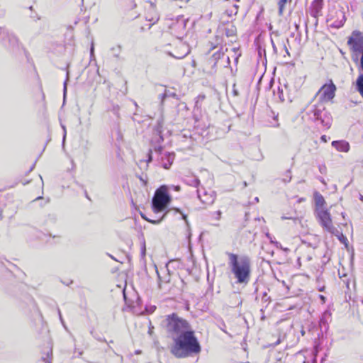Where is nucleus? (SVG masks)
<instances>
[{"label":"nucleus","instance_id":"obj_1","mask_svg":"<svg viewBox=\"0 0 363 363\" xmlns=\"http://www.w3.org/2000/svg\"><path fill=\"white\" fill-rule=\"evenodd\" d=\"M167 331L171 333L173 345L172 354L177 358H185L201 352V345L186 319H167Z\"/></svg>","mask_w":363,"mask_h":363},{"label":"nucleus","instance_id":"obj_2","mask_svg":"<svg viewBox=\"0 0 363 363\" xmlns=\"http://www.w3.org/2000/svg\"><path fill=\"white\" fill-rule=\"evenodd\" d=\"M228 265L238 284H247L251 277V259L246 255L239 256L227 252Z\"/></svg>","mask_w":363,"mask_h":363},{"label":"nucleus","instance_id":"obj_3","mask_svg":"<svg viewBox=\"0 0 363 363\" xmlns=\"http://www.w3.org/2000/svg\"><path fill=\"white\" fill-rule=\"evenodd\" d=\"M347 45L352 52V61L363 72V33L359 30H353L347 38Z\"/></svg>","mask_w":363,"mask_h":363},{"label":"nucleus","instance_id":"obj_4","mask_svg":"<svg viewBox=\"0 0 363 363\" xmlns=\"http://www.w3.org/2000/svg\"><path fill=\"white\" fill-rule=\"evenodd\" d=\"M309 119L314 123L320 124L326 129L331 127L333 118L330 113L326 110L323 102H318L313 105L307 111Z\"/></svg>","mask_w":363,"mask_h":363},{"label":"nucleus","instance_id":"obj_5","mask_svg":"<svg viewBox=\"0 0 363 363\" xmlns=\"http://www.w3.org/2000/svg\"><path fill=\"white\" fill-rule=\"evenodd\" d=\"M168 190V186L164 184L156 189L151 201L152 209L155 213L165 211L170 204L172 197Z\"/></svg>","mask_w":363,"mask_h":363},{"label":"nucleus","instance_id":"obj_6","mask_svg":"<svg viewBox=\"0 0 363 363\" xmlns=\"http://www.w3.org/2000/svg\"><path fill=\"white\" fill-rule=\"evenodd\" d=\"M315 213L323 228L330 233H335V228L332 224L330 212L327 209L315 208Z\"/></svg>","mask_w":363,"mask_h":363},{"label":"nucleus","instance_id":"obj_7","mask_svg":"<svg viewBox=\"0 0 363 363\" xmlns=\"http://www.w3.org/2000/svg\"><path fill=\"white\" fill-rule=\"evenodd\" d=\"M320 91H323L321 98L331 100L335 97L336 86L330 80L329 84H325L321 87Z\"/></svg>","mask_w":363,"mask_h":363},{"label":"nucleus","instance_id":"obj_8","mask_svg":"<svg viewBox=\"0 0 363 363\" xmlns=\"http://www.w3.org/2000/svg\"><path fill=\"white\" fill-rule=\"evenodd\" d=\"M163 125L164 121L162 118H160L157 121V124L153 128L154 134L156 135L155 138H153L151 140V143H162L164 141V138L162 135L163 132Z\"/></svg>","mask_w":363,"mask_h":363},{"label":"nucleus","instance_id":"obj_9","mask_svg":"<svg viewBox=\"0 0 363 363\" xmlns=\"http://www.w3.org/2000/svg\"><path fill=\"white\" fill-rule=\"evenodd\" d=\"M174 263H177V262L174 261V260H169L167 264H166V267H165V271L167 272V273L164 275V276H160L159 272L157 270L156 272H157V277H158V280H159V284L161 283V282H163V283H169L170 282V280H171V272H170V269L172 268V264H174Z\"/></svg>","mask_w":363,"mask_h":363},{"label":"nucleus","instance_id":"obj_10","mask_svg":"<svg viewBox=\"0 0 363 363\" xmlns=\"http://www.w3.org/2000/svg\"><path fill=\"white\" fill-rule=\"evenodd\" d=\"M323 4V0H314L311 4L310 13L315 18V25L318 24V17L321 12Z\"/></svg>","mask_w":363,"mask_h":363},{"label":"nucleus","instance_id":"obj_11","mask_svg":"<svg viewBox=\"0 0 363 363\" xmlns=\"http://www.w3.org/2000/svg\"><path fill=\"white\" fill-rule=\"evenodd\" d=\"M175 158L174 152H166L164 155L161 157V165L165 169H169Z\"/></svg>","mask_w":363,"mask_h":363},{"label":"nucleus","instance_id":"obj_12","mask_svg":"<svg viewBox=\"0 0 363 363\" xmlns=\"http://www.w3.org/2000/svg\"><path fill=\"white\" fill-rule=\"evenodd\" d=\"M331 145L339 152H348L350 149V143L345 140H334Z\"/></svg>","mask_w":363,"mask_h":363},{"label":"nucleus","instance_id":"obj_13","mask_svg":"<svg viewBox=\"0 0 363 363\" xmlns=\"http://www.w3.org/2000/svg\"><path fill=\"white\" fill-rule=\"evenodd\" d=\"M6 41L9 43V45L12 48H16L18 46V39L17 37L13 33H9L6 30L5 32V35L3 37V43L6 45Z\"/></svg>","mask_w":363,"mask_h":363},{"label":"nucleus","instance_id":"obj_14","mask_svg":"<svg viewBox=\"0 0 363 363\" xmlns=\"http://www.w3.org/2000/svg\"><path fill=\"white\" fill-rule=\"evenodd\" d=\"M313 198L315 203V208H323L325 203L324 197L318 191L313 194Z\"/></svg>","mask_w":363,"mask_h":363},{"label":"nucleus","instance_id":"obj_15","mask_svg":"<svg viewBox=\"0 0 363 363\" xmlns=\"http://www.w3.org/2000/svg\"><path fill=\"white\" fill-rule=\"evenodd\" d=\"M355 86L357 91L363 98V72L360 74L356 79Z\"/></svg>","mask_w":363,"mask_h":363},{"label":"nucleus","instance_id":"obj_16","mask_svg":"<svg viewBox=\"0 0 363 363\" xmlns=\"http://www.w3.org/2000/svg\"><path fill=\"white\" fill-rule=\"evenodd\" d=\"M156 310V306L154 305L145 306L143 311H141L138 315H149Z\"/></svg>","mask_w":363,"mask_h":363},{"label":"nucleus","instance_id":"obj_17","mask_svg":"<svg viewBox=\"0 0 363 363\" xmlns=\"http://www.w3.org/2000/svg\"><path fill=\"white\" fill-rule=\"evenodd\" d=\"M333 234L337 238L341 243L344 244L346 247L347 246V238L343 235L342 233L340 232L337 229L335 228V233Z\"/></svg>","mask_w":363,"mask_h":363},{"label":"nucleus","instance_id":"obj_18","mask_svg":"<svg viewBox=\"0 0 363 363\" xmlns=\"http://www.w3.org/2000/svg\"><path fill=\"white\" fill-rule=\"evenodd\" d=\"M223 55L224 52H221L220 50L216 52L209 59L210 63L213 62V67H214L216 65L218 60H220Z\"/></svg>","mask_w":363,"mask_h":363},{"label":"nucleus","instance_id":"obj_19","mask_svg":"<svg viewBox=\"0 0 363 363\" xmlns=\"http://www.w3.org/2000/svg\"><path fill=\"white\" fill-rule=\"evenodd\" d=\"M197 194H198V197L199 199L201 200V201L203 203H206V204H211L213 203L214 201V198L211 196L210 197L207 198V199H202L201 195H200V192H199V190H197Z\"/></svg>","mask_w":363,"mask_h":363},{"label":"nucleus","instance_id":"obj_20","mask_svg":"<svg viewBox=\"0 0 363 363\" xmlns=\"http://www.w3.org/2000/svg\"><path fill=\"white\" fill-rule=\"evenodd\" d=\"M318 323L322 333L328 330V323L327 322V319H320Z\"/></svg>","mask_w":363,"mask_h":363},{"label":"nucleus","instance_id":"obj_21","mask_svg":"<svg viewBox=\"0 0 363 363\" xmlns=\"http://www.w3.org/2000/svg\"><path fill=\"white\" fill-rule=\"evenodd\" d=\"M236 29L233 26H231L230 28H225V34L228 37L234 36L235 35Z\"/></svg>","mask_w":363,"mask_h":363},{"label":"nucleus","instance_id":"obj_22","mask_svg":"<svg viewBox=\"0 0 363 363\" xmlns=\"http://www.w3.org/2000/svg\"><path fill=\"white\" fill-rule=\"evenodd\" d=\"M111 50L113 52V56L116 58H119L121 52V46L117 45L116 47H113Z\"/></svg>","mask_w":363,"mask_h":363},{"label":"nucleus","instance_id":"obj_23","mask_svg":"<svg viewBox=\"0 0 363 363\" xmlns=\"http://www.w3.org/2000/svg\"><path fill=\"white\" fill-rule=\"evenodd\" d=\"M286 2H287V0H279V1L278 6H279V16H282L284 9L285 7Z\"/></svg>","mask_w":363,"mask_h":363},{"label":"nucleus","instance_id":"obj_24","mask_svg":"<svg viewBox=\"0 0 363 363\" xmlns=\"http://www.w3.org/2000/svg\"><path fill=\"white\" fill-rule=\"evenodd\" d=\"M68 80H69V72H67V79L64 82V84H63V96H64V99H65L66 94H67V82H68Z\"/></svg>","mask_w":363,"mask_h":363},{"label":"nucleus","instance_id":"obj_25","mask_svg":"<svg viewBox=\"0 0 363 363\" xmlns=\"http://www.w3.org/2000/svg\"><path fill=\"white\" fill-rule=\"evenodd\" d=\"M189 50L187 49V51L185 52L184 53H182V54H179L178 55H174L172 52H168V55L171 57H173L176 59H182L184 58L185 56L187 55V54L189 53Z\"/></svg>","mask_w":363,"mask_h":363},{"label":"nucleus","instance_id":"obj_26","mask_svg":"<svg viewBox=\"0 0 363 363\" xmlns=\"http://www.w3.org/2000/svg\"><path fill=\"white\" fill-rule=\"evenodd\" d=\"M169 90L164 89V93L159 95V99H160L161 105L163 104L164 99L168 97Z\"/></svg>","mask_w":363,"mask_h":363},{"label":"nucleus","instance_id":"obj_27","mask_svg":"<svg viewBox=\"0 0 363 363\" xmlns=\"http://www.w3.org/2000/svg\"><path fill=\"white\" fill-rule=\"evenodd\" d=\"M345 21V17L343 15L342 16V20H341L340 22H338L337 23H334L333 24H332V26L334 27V28H339L342 27L344 25Z\"/></svg>","mask_w":363,"mask_h":363},{"label":"nucleus","instance_id":"obj_28","mask_svg":"<svg viewBox=\"0 0 363 363\" xmlns=\"http://www.w3.org/2000/svg\"><path fill=\"white\" fill-rule=\"evenodd\" d=\"M175 211L177 213H179L182 215V219L184 220L186 223V225H189V222H188V220H187V215L184 213L179 208H175Z\"/></svg>","mask_w":363,"mask_h":363},{"label":"nucleus","instance_id":"obj_29","mask_svg":"<svg viewBox=\"0 0 363 363\" xmlns=\"http://www.w3.org/2000/svg\"><path fill=\"white\" fill-rule=\"evenodd\" d=\"M167 212H166L162 217L161 219L160 220H149L147 219L146 217H145L144 216L142 215L143 218H145L146 220H147L148 222L151 223H153V224H158L161 222V220L164 218L165 215L167 214Z\"/></svg>","mask_w":363,"mask_h":363},{"label":"nucleus","instance_id":"obj_30","mask_svg":"<svg viewBox=\"0 0 363 363\" xmlns=\"http://www.w3.org/2000/svg\"><path fill=\"white\" fill-rule=\"evenodd\" d=\"M291 179V170L288 169L286 172V177L283 179V182H289Z\"/></svg>","mask_w":363,"mask_h":363},{"label":"nucleus","instance_id":"obj_31","mask_svg":"<svg viewBox=\"0 0 363 363\" xmlns=\"http://www.w3.org/2000/svg\"><path fill=\"white\" fill-rule=\"evenodd\" d=\"M271 243L274 244L277 248H280L284 251H288L289 249L288 248H284L281 245L277 242V241H274V240H271Z\"/></svg>","mask_w":363,"mask_h":363},{"label":"nucleus","instance_id":"obj_32","mask_svg":"<svg viewBox=\"0 0 363 363\" xmlns=\"http://www.w3.org/2000/svg\"><path fill=\"white\" fill-rule=\"evenodd\" d=\"M154 150L156 153L161 155L162 152L163 150V146H162V145L155 146Z\"/></svg>","mask_w":363,"mask_h":363},{"label":"nucleus","instance_id":"obj_33","mask_svg":"<svg viewBox=\"0 0 363 363\" xmlns=\"http://www.w3.org/2000/svg\"><path fill=\"white\" fill-rule=\"evenodd\" d=\"M152 150L150 149L147 153V159L146 160L147 164L152 161Z\"/></svg>","mask_w":363,"mask_h":363},{"label":"nucleus","instance_id":"obj_34","mask_svg":"<svg viewBox=\"0 0 363 363\" xmlns=\"http://www.w3.org/2000/svg\"><path fill=\"white\" fill-rule=\"evenodd\" d=\"M200 184V181L198 178H194L192 180V185L195 187H197Z\"/></svg>","mask_w":363,"mask_h":363},{"label":"nucleus","instance_id":"obj_35","mask_svg":"<svg viewBox=\"0 0 363 363\" xmlns=\"http://www.w3.org/2000/svg\"><path fill=\"white\" fill-rule=\"evenodd\" d=\"M118 111H119V106L118 105L113 106L112 111L113 112V113L115 115H116V116L118 115Z\"/></svg>","mask_w":363,"mask_h":363},{"label":"nucleus","instance_id":"obj_36","mask_svg":"<svg viewBox=\"0 0 363 363\" xmlns=\"http://www.w3.org/2000/svg\"><path fill=\"white\" fill-rule=\"evenodd\" d=\"M319 171L321 174H325L326 173V167L325 165H320L319 166Z\"/></svg>","mask_w":363,"mask_h":363},{"label":"nucleus","instance_id":"obj_37","mask_svg":"<svg viewBox=\"0 0 363 363\" xmlns=\"http://www.w3.org/2000/svg\"><path fill=\"white\" fill-rule=\"evenodd\" d=\"M233 94L235 96H239V92H238V89L235 88V84H234L233 86Z\"/></svg>","mask_w":363,"mask_h":363},{"label":"nucleus","instance_id":"obj_38","mask_svg":"<svg viewBox=\"0 0 363 363\" xmlns=\"http://www.w3.org/2000/svg\"><path fill=\"white\" fill-rule=\"evenodd\" d=\"M168 97H173L177 100L179 99L178 96L174 92H170L169 91L168 92Z\"/></svg>","mask_w":363,"mask_h":363},{"label":"nucleus","instance_id":"obj_39","mask_svg":"<svg viewBox=\"0 0 363 363\" xmlns=\"http://www.w3.org/2000/svg\"><path fill=\"white\" fill-rule=\"evenodd\" d=\"M6 31V29L4 28L0 27V38L3 39V37L5 35V32Z\"/></svg>","mask_w":363,"mask_h":363},{"label":"nucleus","instance_id":"obj_40","mask_svg":"<svg viewBox=\"0 0 363 363\" xmlns=\"http://www.w3.org/2000/svg\"><path fill=\"white\" fill-rule=\"evenodd\" d=\"M166 318H179V317H178V315L175 313H173L172 314L167 315L166 316Z\"/></svg>","mask_w":363,"mask_h":363},{"label":"nucleus","instance_id":"obj_41","mask_svg":"<svg viewBox=\"0 0 363 363\" xmlns=\"http://www.w3.org/2000/svg\"><path fill=\"white\" fill-rule=\"evenodd\" d=\"M94 44L92 43L91 46L90 48V55H91V57L94 56Z\"/></svg>","mask_w":363,"mask_h":363},{"label":"nucleus","instance_id":"obj_42","mask_svg":"<svg viewBox=\"0 0 363 363\" xmlns=\"http://www.w3.org/2000/svg\"><path fill=\"white\" fill-rule=\"evenodd\" d=\"M320 140L323 143H327L328 141V138H327V136L325 135H323L321 137H320Z\"/></svg>","mask_w":363,"mask_h":363},{"label":"nucleus","instance_id":"obj_43","mask_svg":"<svg viewBox=\"0 0 363 363\" xmlns=\"http://www.w3.org/2000/svg\"><path fill=\"white\" fill-rule=\"evenodd\" d=\"M319 298L320 299L322 303H325L326 301V298L323 295H319Z\"/></svg>","mask_w":363,"mask_h":363},{"label":"nucleus","instance_id":"obj_44","mask_svg":"<svg viewBox=\"0 0 363 363\" xmlns=\"http://www.w3.org/2000/svg\"><path fill=\"white\" fill-rule=\"evenodd\" d=\"M153 328H154V327L151 325V322L150 321L149 322V331H148L150 335L152 334Z\"/></svg>","mask_w":363,"mask_h":363},{"label":"nucleus","instance_id":"obj_45","mask_svg":"<svg viewBox=\"0 0 363 363\" xmlns=\"http://www.w3.org/2000/svg\"><path fill=\"white\" fill-rule=\"evenodd\" d=\"M172 188L174 189V190L177 191H180V186L179 185H177V186H172Z\"/></svg>","mask_w":363,"mask_h":363},{"label":"nucleus","instance_id":"obj_46","mask_svg":"<svg viewBox=\"0 0 363 363\" xmlns=\"http://www.w3.org/2000/svg\"><path fill=\"white\" fill-rule=\"evenodd\" d=\"M145 251H146L145 245H144L143 247L142 248V251H141V254H142L143 256L145 255Z\"/></svg>","mask_w":363,"mask_h":363},{"label":"nucleus","instance_id":"obj_47","mask_svg":"<svg viewBox=\"0 0 363 363\" xmlns=\"http://www.w3.org/2000/svg\"><path fill=\"white\" fill-rule=\"evenodd\" d=\"M35 162L30 167V168L29 169V170L28 171V172L26 173V174H29L30 172L33 171V169H34L35 167Z\"/></svg>","mask_w":363,"mask_h":363},{"label":"nucleus","instance_id":"obj_48","mask_svg":"<svg viewBox=\"0 0 363 363\" xmlns=\"http://www.w3.org/2000/svg\"><path fill=\"white\" fill-rule=\"evenodd\" d=\"M271 42H272V45L273 50H274V52H277V48H276L272 39H271Z\"/></svg>","mask_w":363,"mask_h":363},{"label":"nucleus","instance_id":"obj_49","mask_svg":"<svg viewBox=\"0 0 363 363\" xmlns=\"http://www.w3.org/2000/svg\"><path fill=\"white\" fill-rule=\"evenodd\" d=\"M43 363H51V360L49 359H43Z\"/></svg>","mask_w":363,"mask_h":363},{"label":"nucleus","instance_id":"obj_50","mask_svg":"<svg viewBox=\"0 0 363 363\" xmlns=\"http://www.w3.org/2000/svg\"><path fill=\"white\" fill-rule=\"evenodd\" d=\"M266 236L269 239L270 241L273 240L271 235L269 233H266Z\"/></svg>","mask_w":363,"mask_h":363},{"label":"nucleus","instance_id":"obj_51","mask_svg":"<svg viewBox=\"0 0 363 363\" xmlns=\"http://www.w3.org/2000/svg\"><path fill=\"white\" fill-rule=\"evenodd\" d=\"M280 339H278V340L273 345V347L278 345L280 343Z\"/></svg>","mask_w":363,"mask_h":363},{"label":"nucleus","instance_id":"obj_52","mask_svg":"<svg viewBox=\"0 0 363 363\" xmlns=\"http://www.w3.org/2000/svg\"><path fill=\"white\" fill-rule=\"evenodd\" d=\"M84 194H85V196H86V199H88L89 200H91L90 197L89 196L86 191H84Z\"/></svg>","mask_w":363,"mask_h":363},{"label":"nucleus","instance_id":"obj_53","mask_svg":"<svg viewBox=\"0 0 363 363\" xmlns=\"http://www.w3.org/2000/svg\"><path fill=\"white\" fill-rule=\"evenodd\" d=\"M182 24L183 27H185L186 26V20L182 19Z\"/></svg>","mask_w":363,"mask_h":363},{"label":"nucleus","instance_id":"obj_54","mask_svg":"<svg viewBox=\"0 0 363 363\" xmlns=\"http://www.w3.org/2000/svg\"><path fill=\"white\" fill-rule=\"evenodd\" d=\"M234 8L235 9V13L236 14L238 13V5H234Z\"/></svg>","mask_w":363,"mask_h":363},{"label":"nucleus","instance_id":"obj_55","mask_svg":"<svg viewBox=\"0 0 363 363\" xmlns=\"http://www.w3.org/2000/svg\"><path fill=\"white\" fill-rule=\"evenodd\" d=\"M319 181H320L321 183H323V184H325V180H324V179H323V177H320V178L319 179Z\"/></svg>","mask_w":363,"mask_h":363},{"label":"nucleus","instance_id":"obj_56","mask_svg":"<svg viewBox=\"0 0 363 363\" xmlns=\"http://www.w3.org/2000/svg\"><path fill=\"white\" fill-rule=\"evenodd\" d=\"M248 215H249L248 213H245V217L246 220L248 219Z\"/></svg>","mask_w":363,"mask_h":363},{"label":"nucleus","instance_id":"obj_57","mask_svg":"<svg viewBox=\"0 0 363 363\" xmlns=\"http://www.w3.org/2000/svg\"><path fill=\"white\" fill-rule=\"evenodd\" d=\"M324 289H325V286L320 287V288L319 289V291H323L324 290Z\"/></svg>","mask_w":363,"mask_h":363},{"label":"nucleus","instance_id":"obj_58","mask_svg":"<svg viewBox=\"0 0 363 363\" xmlns=\"http://www.w3.org/2000/svg\"><path fill=\"white\" fill-rule=\"evenodd\" d=\"M82 353H83V352H82V351L79 352L78 357H81V356H82Z\"/></svg>","mask_w":363,"mask_h":363},{"label":"nucleus","instance_id":"obj_59","mask_svg":"<svg viewBox=\"0 0 363 363\" xmlns=\"http://www.w3.org/2000/svg\"><path fill=\"white\" fill-rule=\"evenodd\" d=\"M359 199H360L362 201H363V196H362V195H360V196H359Z\"/></svg>","mask_w":363,"mask_h":363},{"label":"nucleus","instance_id":"obj_60","mask_svg":"<svg viewBox=\"0 0 363 363\" xmlns=\"http://www.w3.org/2000/svg\"><path fill=\"white\" fill-rule=\"evenodd\" d=\"M181 105L184 106V107L185 108H187V106H186V105L184 103L182 104Z\"/></svg>","mask_w":363,"mask_h":363},{"label":"nucleus","instance_id":"obj_61","mask_svg":"<svg viewBox=\"0 0 363 363\" xmlns=\"http://www.w3.org/2000/svg\"><path fill=\"white\" fill-rule=\"evenodd\" d=\"M29 182H30V181H27V182H23V185H26V184H28Z\"/></svg>","mask_w":363,"mask_h":363},{"label":"nucleus","instance_id":"obj_62","mask_svg":"<svg viewBox=\"0 0 363 363\" xmlns=\"http://www.w3.org/2000/svg\"><path fill=\"white\" fill-rule=\"evenodd\" d=\"M301 334H302V335H304V334H305V331L303 329L301 330Z\"/></svg>","mask_w":363,"mask_h":363},{"label":"nucleus","instance_id":"obj_63","mask_svg":"<svg viewBox=\"0 0 363 363\" xmlns=\"http://www.w3.org/2000/svg\"><path fill=\"white\" fill-rule=\"evenodd\" d=\"M140 350H137V351H135V354H140Z\"/></svg>","mask_w":363,"mask_h":363},{"label":"nucleus","instance_id":"obj_64","mask_svg":"<svg viewBox=\"0 0 363 363\" xmlns=\"http://www.w3.org/2000/svg\"><path fill=\"white\" fill-rule=\"evenodd\" d=\"M60 322L62 323V324L64 325L63 319L60 318Z\"/></svg>","mask_w":363,"mask_h":363}]
</instances>
